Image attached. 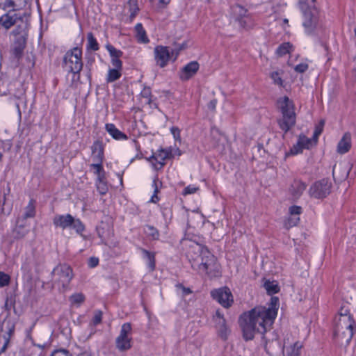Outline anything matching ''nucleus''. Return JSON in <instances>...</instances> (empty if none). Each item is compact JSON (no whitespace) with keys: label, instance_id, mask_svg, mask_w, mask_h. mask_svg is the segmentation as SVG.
I'll use <instances>...</instances> for the list:
<instances>
[{"label":"nucleus","instance_id":"55","mask_svg":"<svg viewBox=\"0 0 356 356\" xmlns=\"http://www.w3.org/2000/svg\"><path fill=\"white\" fill-rule=\"evenodd\" d=\"M0 144L1 145L2 148L4 150L9 151L11 149L12 143L9 140H6V141L1 140Z\"/></svg>","mask_w":356,"mask_h":356},{"label":"nucleus","instance_id":"26","mask_svg":"<svg viewBox=\"0 0 356 356\" xmlns=\"http://www.w3.org/2000/svg\"><path fill=\"white\" fill-rule=\"evenodd\" d=\"M35 216V206L33 200H31L24 209V212L19 218L26 220L29 218H33Z\"/></svg>","mask_w":356,"mask_h":356},{"label":"nucleus","instance_id":"34","mask_svg":"<svg viewBox=\"0 0 356 356\" xmlns=\"http://www.w3.org/2000/svg\"><path fill=\"white\" fill-rule=\"evenodd\" d=\"M96 185L100 194H106L108 191V187L106 182L105 181V177L97 179Z\"/></svg>","mask_w":356,"mask_h":356},{"label":"nucleus","instance_id":"36","mask_svg":"<svg viewBox=\"0 0 356 356\" xmlns=\"http://www.w3.org/2000/svg\"><path fill=\"white\" fill-rule=\"evenodd\" d=\"M138 2V0H129L128 4L129 6V11L131 13V18H134L138 11L139 10Z\"/></svg>","mask_w":356,"mask_h":356},{"label":"nucleus","instance_id":"63","mask_svg":"<svg viewBox=\"0 0 356 356\" xmlns=\"http://www.w3.org/2000/svg\"><path fill=\"white\" fill-rule=\"evenodd\" d=\"M349 172H350V169H347V168L344 169L343 175L339 179H346V177H348Z\"/></svg>","mask_w":356,"mask_h":356},{"label":"nucleus","instance_id":"39","mask_svg":"<svg viewBox=\"0 0 356 356\" xmlns=\"http://www.w3.org/2000/svg\"><path fill=\"white\" fill-rule=\"evenodd\" d=\"M234 13L236 15V19L249 16L248 11L241 6H236L234 8Z\"/></svg>","mask_w":356,"mask_h":356},{"label":"nucleus","instance_id":"33","mask_svg":"<svg viewBox=\"0 0 356 356\" xmlns=\"http://www.w3.org/2000/svg\"><path fill=\"white\" fill-rule=\"evenodd\" d=\"M121 76V70L118 69H110L108 72L106 81L107 82H113L119 79Z\"/></svg>","mask_w":356,"mask_h":356},{"label":"nucleus","instance_id":"13","mask_svg":"<svg viewBox=\"0 0 356 356\" xmlns=\"http://www.w3.org/2000/svg\"><path fill=\"white\" fill-rule=\"evenodd\" d=\"M28 0H0V8L7 12H23Z\"/></svg>","mask_w":356,"mask_h":356},{"label":"nucleus","instance_id":"45","mask_svg":"<svg viewBox=\"0 0 356 356\" xmlns=\"http://www.w3.org/2000/svg\"><path fill=\"white\" fill-rule=\"evenodd\" d=\"M217 330L219 336L223 339H226L229 334V330L226 323L224 325L218 327Z\"/></svg>","mask_w":356,"mask_h":356},{"label":"nucleus","instance_id":"24","mask_svg":"<svg viewBox=\"0 0 356 356\" xmlns=\"http://www.w3.org/2000/svg\"><path fill=\"white\" fill-rule=\"evenodd\" d=\"M302 347V343L296 341L293 344L285 347L284 356H301V349Z\"/></svg>","mask_w":356,"mask_h":356},{"label":"nucleus","instance_id":"59","mask_svg":"<svg viewBox=\"0 0 356 356\" xmlns=\"http://www.w3.org/2000/svg\"><path fill=\"white\" fill-rule=\"evenodd\" d=\"M217 100L216 99H212L210 101L208 104V108L211 110L214 111L216 106Z\"/></svg>","mask_w":356,"mask_h":356},{"label":"nucleus","instance_id":"35","mask_svg":"<svg viewBox=\"0 0 356 356\" xmlns=\"http://www.w3.org/2000/svg\"><path fill=\"white\" fill-rule=\"evenodd\" d=\"M88 48L93 51L99 49V44L92 33H88L87 35Z\"/></svg>","mask_w":356,"mask_h":356},{"label":"nucleus","instance_id":"27","mask_svg":"<svg viewBox=\"0 0 356 356\" xmlns=\"http://www.w3.org/2000/svg\"><path fill=\"white\" fill-rule=\"evenodd\" d=\"M136 36L137 40L143 43L149 42L148 38L146 35V32L140 23H138L135 26Z\"/></svg>","mask_w":356,"mask_h":356},{"label":"nucleus","instance_id":"54","mask_svg":"<svg viewBox=\"0 0 356 356\" xmlns=\"http://www.w3.org/2000/svg\"><path fill=\"white\" fill-rule=\"evenodd\" d=\"M302 150V147H301V145H298V142H297L296 145L293 146L290 152L291 154L295 155L300 153Z\"/></svg>","mask_w":356,"mask_h":356},{"label":"nucleus","instance_id":"52","mask_svg":"<svg viewBox=\"0 0 356 356\" xmlns=\"http://www.w3.org/2000/svg\"><path fill=\"white\" fill-rule=\"evenodd\" d=\"M308 69V65L307 63H300L297 65L294 70L297 72L302 73L305 72Z\"/></svg>","mask_w":356,"mask_h":356},{"label":"nucleus","instance_id":"51","mask_svg":"<svg viewBox=\"0 0 356 356\" xmlns=\"http://www.w3.org/2000/svg\"><path fill=\"white\" fill-rule=\"evenodd\" d=\"M198 190L197 187H195V186H188L186 187L184 190L183 194L184 195H189V194H193Z\"/></svg>","mask_w":356,"mask_h":356},{"label":"nucleus","instance_id":"5","mask_svg":"<svg viewBox=\"0 0 356 356\" xmlns=\"http://www.w3.org/2000/svg\"><path fill=\"white\" fill-rule=\"evenodd\" d=\"M53 224L56 227L62 229L72 228L81 236H83L82 233L85 230V226L82 222L78 218H74L70 214L56 215L53 218Z\"/></svg>","mask_w":356,"mask_h":356},{"label":"nucleus","instance_id":"11","mask_svg":"<svg viewBox=\"0 0 356 356\" xmlns=\"http://www.w3.org/2000/svg\"><path fill=\"white\" fill-rule=\"evenodd\" d=\"M211 295L214 300L225 308L229 307L233 303L232 294L229 289L227 287L213 290L211 292Z\"/></svg>","mask_w":356,"mask_h":356},{"label":"nucleus","instance_id":"31","mask_svg":"<svg viewBox=\"0 0 356 356\" xmlns=\"http://www.w3.org/2000/svg\"><path fill=\"white\" fill-rule=\"evenodd\" d=\"M102 163V162H95L90 165V169L93 170L94 173L97 175V179L105 177V172Z\"/></svg>","mask_w":356,"mask_h":356},{"label":"nucleus","instance_id":"43","mask_svg":"<svg viewBox=\"0 0 356 356\" xmlns=\"http://www.w3.org/2000/svg\"><path fill=\"white\" fill-rule=\"evenodd\" d=\"M70 300L73 304H81L84 301L85 297L83 293H77L72 295Z\"/></svg>","mask_w":356,"mask_h":356},{"label":"nucleus","instance_id":"37","mask_svg":"<svg viewBox=\"0 0 356 356\" xmlns=\"http://www.w3.org/2000/svg\"><path fill=\"white\" fill-rule=\"evenodd\" d=\"M213 321L215 322L216 329L226 323L223 315L220 314L219 310H217L216 314L213 316Z\"/></svg>","mask_w":356,"mask_h":356},{"label":"nucleus","instance_id":"14","mask_svg":"<svg viewBox=\"0 0 356 356\" xmlns=\"http://www.w3.org/2000/svg\"><path fill=\"white\" fill-rule=\"evenodd\" d=\"M26 33L23 31L15 34V42L12 48V53L15 57L19 58L22 56L26 43Z\"/></svg>","mask_w":356,"mask_h":356},{"label":"nucleus","instance_id":"12","mask_svg":"<svg viewBox=\"0 0 356 356\" xmlns=\"http://www.w3.org/2000/svg\"><path fill=\"white\" fill-rule=\"evenodd\" d=\"M8 12L7 14L3 15L0 18V22L1 25L6 29H10L13 26L18 20L23 21L24 17H27L26 11L23 12Z\"/></svg>","mask_w":356,"mask_h":356},{"label":"nucleus","instance_id":"17","mask_svg":"<svg viewBox=\"0 0 356 356\" xmlns=\"http://www.w3.org/2000/svg\"><path fill=\"white\" fill-rule=\"evenodd\" d=\"M28 226L29 224L26 220L19 217L17 219L16 225L13 230L14 237L17 239L24 238L29 232V229H27Z\"/></svg>","mask_w":356,"mask_h":356},{"label":"nucleus","instance_id":"4","mask_svg":"<svg viewBox=\"0 0 356 356\" xmlns=\"http://www.w3.org/2000/svg\"><path fill=\"white\" fill-rule=\"evenodd\" d=\"M52 274L54 286L63 291H65L67 289L74 276L72 269L69 265L65 264L56 266Z\"/></svg>","mask_w":356,"mask_h":356},{"label":"nucleus","instance_id":"49","mask_svg":"<svg viewBox=\"0 0 356 356\" xmlns=\"http://www.w3.org/2000/svg\"><path fill=\"white\" fill-rule=\"evenodd\" d=\"M102 317V313L101 311L97 310L95 312L94 317L92 318V323L97 325L101 323Z\"/></svg>","mask_w":356,"mask_h":356},{"label":"nucleus","instance_id":"23","mask_svg":"<svg viewBox=\"0 0 356 356\" xmlns=\"http://www.w3.org/2000/svg\"><path fill=\"white\" fill-rule=\"evenodd\" d=\"M106 131L115 140H127V136L126 134L120 131L115 124L108 123L105 125Z\"/></svg>","mask_w":356,"mask_h":356},{"label":"nucleus","instance_id":"29","mask_svg":"<svg viewBox=\"0 0 356 356\" xmlns=\"http://www.w3.org/2000/svg\"><path fill=\"white\" fill-rule=\"evenodd\" d=\"M143 257L147 261V265L151 271L154 270L155 268V255L154 253L150 252L145 249H142Z\"/></svg>","mask_w":356,"mask_h":356},{"label":"nucleus","instance_id":"53","mask_svg":"<svg viewBox=\"0 0 356 356\" xmlns=\"http://www.w3.org/2000/svg\"><path fill=\"white\" fill-rule=\"evenodd\" d=\"M111 63H112L113 66L114 67L113 69H118L120 70H122V61L119 59V58H112Z\"/></svg>","mask_w":356,"mask_h":356},{"label":"nucleus","instance_id":"30","mask_svg":"<svg viewBox=\"0 0 356 356\" xmlns=\"http://www.w3.org/2000/svg\"><path fill=\"white\" fill-rule=\"evenodd\" d=\"M144 232L152 240H158L159 238V231L152 225H145L144 227Z\"/></svg>","mask_w":356,"mask_h":356},{"label":"nucleus","instance_id":"40","mask_svg":"<svg viewBox=\"0 0 356 356\" xmlns=\"http://www.w3.org/2000/svg\"><path fill=\"white\" fill-rule=\"evenodd\" d=\"M291 48V45L289 42H285L281 44L277 49L276 52L277 54L282 56L285 55L286 54L289 53L290 51V49Z\"/></svg>","mask_w":356,"mask_h":356},{"label":"nucleus","instance_id":"58","mask_svg":"<svg viewBox=\"0 0 356 356\" xmlns=\"http://www.w3.org/2000/svg\"><path fill=\"white\" fill-rule=\"evenodd\" d=\"M99 259L96 257H91L88 261V266L90 268H94L98 265Z\"/></svg>","mask_w":356,"mask_h":356},{"label":"nucleus","instance_id":"60","mask_svg":"<svg viewBox=\"0 0 356 356\" xmlns=\"http://www.w3.org/2000/svg\"><path fill=\"white\" fill-rule=\"evenodd\" d=\"M300 3H305L308 7H311L314 3L315 0H299Z\"/></svg>","mask_w":356,"mask_h":356},{"label":"nucleus","instance_id":"42","mask_svg":"<svg viewBox=\"0 0 356 356\" xmlns=\"http://www.w3.org/2000/svg\"><path fill=\"white\" fill-rule=\"evenodd\" d=\"M106 47L112 58H120L122 55V52L121 51L115 49L113 46L111 44H107Z\"/></svg>","mask_w":356,"mask_h":356},{"label":"nucleus","instance_id":"28","mask_svg":"<svg viewBox=\"0 0 356 356\" xmlns=\"http://www.w3.org/2000/svg\"><path fill=\"white\" fill-rule=\"evenodd\" d=\"M317 141L316 138L313 137V139L308 138L305 136H300L298 138V145H301V147L305 149H309L310 147L315 144Z\"/></svg>","mask_w":356,"mask_h":356},{"label":"nucleus","instance_id":"10","mask_svg":"<svg viewBox=\"0 0 356 356\" xmlns=\"http://www.w3.org/2000/svg\"><path fill=\"white\" fill-rule=\"evenodd\" d=\"M331 183L325 179L315 182L309 188V193L314 198H323L330 194Z\"/></svg>","mask_w":356,"mask_h":356},{"label":"nucleus","instance_id":"25","mask_svg":"<svg viewBox=\"0 0 356 356\" xmlns=\"http://www.w3.org/2000/svg\"><path fill=\"white\" fill-rule=\"evenodd\" d=\"M170 152L166 149H160L155 154H153L151 157L148 159L149 161L152 160H155L159 164H160L161 167H163L165 164L164 161L169 158Z\"/></svg>","mask_w":356,"mask_h":356},{"label":"nucleus","instance_id":"1","mask_svg":"<svg viewBox=\"0 0 356 356\" xmlns=\"http://www.w3.org/2000/svg\"><path fill=\"white\" fill-rule=\"evenodd\" d=\"M279 308V299L271 297L269 307H257L240 318V325L245 340H252L256 333L264 334L273 325Z\"/></svg>","mask_w":356,"mask_h":356},{"label":"nucleus","instance_id":"41","mask_svg":"<svg viewBox=\"0 0 356 356\" xmlns=\"http://www.w3.org/2000/svg\"><path fill=\"white\" fill-rule=\"evenodd\" d=\"M300 221V217L298 216L290 215L288 220L285 222V227L290 228L298 225Z\"/></svg>","mask_w":356,"mask_h":356},{"label":"nucleus","instance_id":"22","mask_svg":"<svg viewBox=\"0 0 356 356\" xmlns=\"http://www.w3.org/2000/svg\"><path fill=\"white\" fill-rule=\"evenodd\" d=\"M306 189V184L300 180H294L289 188L291 194L295 198H298Z\"/></svg>","mask_w":356,"mask_h":356},{"label":"nucleus","instance_id":"16","mask_svg":"<svg viewBox=\"0 0 356 356\" xmlns=\"http://www.w3.org/2000/svg\"><path fill=\"white\" fill-rule=\"evenodd\" d=\"M355 327V321L348 314V310H345L344 314H339L335 319L334 329L340 328V330L345 328Z\"/></svg>","mask_w":356,"mask_h":356},{"label":"nucleus","instance_id":"6","mask_svg":"<svg viewBox=\"0 0 356 356\" xmlns=\"http://www.w3.org/2000/svg\"><path fill=\"white\" fill-rule=\"evenodd\" d=\"M64 67L69 72L79 73L83 67L81 49L75 47L68 51L63 58Z\"/></svg>","mask_w":356,"mask_h":356},{"label":"nucleus","instance_id":"3","mask_svg":"<svg viewBox=\"0 0 356 356\" xmlns=\"http://www.w3.org/2000/svg\"><path fill=\"white\" fill-rule=\"evenodd\" d=\"M277 106L282 113V117L278 120L279 127L286 133L296 124L295 105L292 100L284 96L277 100Z\"/></svg>","mask_w":356,"mask_h":356},{"label":"nucleus","instance_id":"50","mask_svg":"<svg viewBox=\"0 0 356 356\" xmlns=\"http://www.w3.org/2000/svg\"><path fill=\"white\" fill-rule=\"evenodd\" d=\"M51 356H72V355L70 353L69 351L60 349L55 350L52 354Z\"/></svg>","mask_w":356,"mask_h":356},{"label":"nucleus","instance_id":"46","mask_svg":"<svg viewBox=\"0 0 356 356\" xmlns=\"http://www.w3.org/2000/svg\"><path fill=\"white\" fill-rule=\"evenodd\" d=\"M10 276L3 272L0 271V287L7 286L10 282Z\"/></svg>","mask_w":356,"mask_h":356},{"label":"nucleus","instance_id":"47","mask_svg":"<svg viewBox=\"0 0 356 356\" xmlns=\"http://www.w3.org/2000/svg\"><path fill=\"white\" fill-rule=\"evenodd\" d=\"M324 125H325V120H321L315 128V131L314 133V138H316V139H318V137L321 134V133L323 131Z\"/></svg>","mask_w":356,"mask_h":356},{"label":"nucleus","instance_id":"57","mask_svg":"<svg viewBox=\"0 0 356 356\" xmlns=\"http://www.w3.org/2000/svg\"><path fill=\"white\" fill-rule=\"evenodd\" d=\"M170 131L175 140L179 139L180 131L177 127H172Z\"/></svg>","mask_w":356,"mask_h":356},{"label":"nucleus","instance_id":"64","mask_svg":"<svg viewBox=\"0 0 356 356\" xmlns=\"http://www.w3.org/2000/svg\"><path fill=\"white\" fill-rule=\"evenodd\" d=\"M77 356H92L91 353L87 351L82 352L77 355Z\"/></svg>","mask_w":356,"mask_h":356},{"label":"nucleus","instance_id":"2","mask_svg":"<svg viewBox=\"0 0 356 356\" xmlns=\"http://www.w3.org/2000/svg\"><path fill=\"white\" fill-rule=\"evenodd\" d=\"M187 257L191 268L200 274H207L209 277L219 275V266L213 254L204 246L193 242L188 245Z\"/></svg>","mask_w":356,"mask_h":356},{"label":"nucleus","instance_id":"7","mask_svg":"<svg viewBox=\"0 0 356 356\" xmlns=\"http://www.w3.org/2000/svg\"><path fill=\"white\" fill-rule=\"evenodd\" d=\"M8 93L11 95L10 102L14 104L18 113L19 118H22V109L26 108V98L25 90L19 83H10Z\"/></svg>","mask_w":356,"mask_h":356},{"label":"nucleus","instance_id":"48","mask_svg":"<svg viewBox=\"0 0 356 356\" xmlns=\"http://www.w3.org/2000/svg\"><path fill=\"white\" fill-rule=\"evenodd\" d=\"M302 207L300 206H292L289 209V215L299 216L302 213Z\"/></svg>","mask_w":356,"mask_h":356},{"label":"nucleus","instance_id":"61","mask_svg":"<svg viewBox=\"0 0 356 356\" xmlns=\"http://www.w3.org/2000/svg\"><path fill=\"white\" fill-rule=\"evenodd\" d=\"M159 199L157 196V193H154V194L152 195V196L151 197L150 202L152 203H156L159 201Z\"/></svg>","mask_w":356,"mask_h":356},{"label":"nucleus","instance_id":"18","mask_svg":"<svg viewBox=\"0 0 356 356\" xmlns=\"http://www.w3.org/2000/svg\"><path fill=\"white\" fill-rule=\"evenodd\" d=\"M316 24V18L314 17L310 9L303 12V26L305 29V32L308 34L312 33Z\"/></svg>","mask_w":356,"mask_h":356},{"label":"nucleus","instance_id":"32","mask_svg":"<svg viewBox=\"0 0 356 356\" xmlns=\"http://www.w3.org/2000/svg\"><path fill=\"white\" fill-rule=\"evenodd\" d=\"M264 287L269 294H275L280 290V287L276 281H266L264 283Z\"/></svg>","mask_w":356,"mask_h":356},{"label":"nucleus","instance_id":"56","mask_svg":"<svg viewBox=\"0 0 356 356\" xmlns=\"http://www.w3.org/2000/svg\"><path fill=\"white\" fill-rule=\"evenodd\" d=\"M161 185V182H160L157 177H155L153 180L152 187L154 188V193H159V186Z\"/></svg>","mask_w":356,"mask_h":356},{"label":"nucleus","instance_id":"21","mask_svg":"<svg viewBox=\"0 0 356 356\" xmlns=\"http://www.w3.org/2000/svg\"><path fill=\"white\" fill-rule=\"evenodd\" d=\"M92 158L95 162H102L104 159V147L102 142L97 140L91 147Z\"/></svg>","mask_w":356,"mask_h":356},{"label":"nucleus","instance_id":"19","mask_svg":"<svg viewBox=\"0 0 356 356\" xmlns=\"http://www.w3.org/2000/svg\"><path fill=\"white\" fill-rule=\"evenodd\" d=\"M351 147V135L350 133H345L337 144V152L340 154L347 153Z\"/></svg>","mask_w":356,"mask_h":356},{"label":"nucleus","instance_id":"20","mask_svg":"<svg viewBox=\"0 0 356 356\" xmlns=\"http://www.w3.org/2000/svg\"><path fill=\"white\" fill-rule=\"evenodd\" d=\"M199 64L197 62L193 61L187 64L182 70L180 77L183 80H188L193 76L198 70Z\"/></svg>","mask_w":356,"mask_h":356},{"label":"nucleus","instance_id":"9","mask_svg":"<svg viewBox=\"0 0 356 356\" xmlns=\"http://www.w3.org/2000/svg\"><path fill=\"white\" fill-rule=\"evenodd\" d=\"M131 325L130 323H126L122 325L120 334L115 339L116 348L120 351H126L131 348Z\"/></svg>","mask_w":356,"mask_h":356},{"label":"nucleus","instance_id":"44","mask_svg":"<svg viewBox=\"0 0 356 356\" xmlns=\"http://www.w3.org/2000/svg\"><path fill=\"white\" fill-rule=\"evenodd\" d=\"M270 77L273 81V83L275 85L279 86H282L283 81L280 76V74L278 72H273L270 74Z\"/></svg>","mask_w":356,"mask_h":356},{"label":"nucleus","instance_id":"8","mask_svg":"<svg viewBox=\"0 0 356 356\" xmlns=\"http://www.w3.org/2000/svg\"><path fill=\"white\" fill-rule=\"evenodd\" d=\"M184 48V44H181L179 48H175L170 51L169 48L167 47L161 45L156 46L154 50V59L156 64L161 67H164L170 59H171L173 56L174 60H175L179 51Z\"/></svg>","mask_w":356,"mask_h":356},{"label":"nucleus","instance_id":"38","mask_svg":"<svg viewBox=\"0 0 356 356\" xmlns=\"http://www.w3.org/2000/svg\"><path fill=\"white\" fill-rule=\"evenodd\" d=\"M238 21L241 26L245 29L251 28L254 25L253 20L250 15L245 17L239 18Z\"/></svg>","mask_w":356,"mask_h":356},{"label":"nucleus","instance_id":"15","mask_svg":"<svg viewBox=\"0 0 356 356\" xmlns=\"http://www.w3.org/2000/svg\"><path fill=\"white\" fill-rule=\"evenodd\" d=\"M354 328L334 329V337L336 341L341 346H347L353 336Z\"/></svg>","mask_w":356,"mask_h":356},{"label":"nucleus","instance_id":"62","mask_svg":"<svg viewBox=\"0 0 356 356\" xmlns=\"http://www.w3.org/2000/svg\"><path fill=\"white\" fill-rule=\"evenodd\" d=\"M340 170H341V168L337 167L336 165L334 166L333 170H332V174H333V177H334V179H337V172Z\"/></svg>","mask_w":356,"mask_h":356}]
</instances>
